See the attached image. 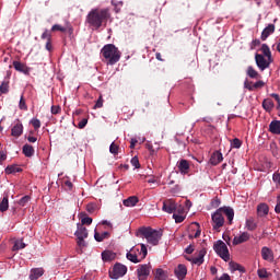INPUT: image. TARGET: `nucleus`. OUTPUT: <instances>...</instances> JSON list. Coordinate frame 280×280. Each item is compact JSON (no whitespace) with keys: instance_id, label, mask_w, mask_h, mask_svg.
Masks as SVG:
<instances>
[{"instance_id":"nucleus-1","label":"nucleus","mask_w":280,"mask_h":280,"mask_svg":"<svg viewBox=\"0 0 280 280\" xmlns=\"http://www.w3.org/2000/svg\"><path fill=\"white\" fill-rule=\"evenodd\" d=\"M112 19V12L108 8H94L85 19V23L92 30H101L106 27L107 21Z\"/></svg>"},{"instance_id":"nucleus-2","label":"nucleus","mask_w":280,"mask_h":280,"mask_svg":"<svg viewBox=\"0 0 280 280\" xmlns=\"http://www.w3.org/2000/svg\"><path fill=\"white\" fill-rule=\"evenodd\" d=\"M102 56L105 59L106 65H117L120 60L121 52L114 44H106L102 50Z\"/></svg>"},{"instance_id":"nucleus-3","label":"nucleus","mask_w":280,"mask_h":280,"mask_svg":"<svg viewBox=\"0 0 280 280\" xmlns=\"http://www.w3.org/2000/svg\"><path fill=\"white\" fill-rule=\"evenodd\" d=\"M137 237H144L149 244L156 246L162 237V233L153 228H139Z\"/></svg>"},{"instance_id":"nucleus-4","label":"nucleus","mask_w":280,"mask_h":280,"mask_svg":"<svg viewBox=\"0 0 280 280\" xmlns=\"http://www.w3.org/2000/svg\"><path fill=\"white\" fill-rule=\"evenodd\" d=\"M137 247H132L130 252L127 253V259L131 261L132 264H139L141 260L145 259L148 257V247H145L144 244H141V253L140 258L138 254H136Z\"/></svg>"},{"instance_id":"nucleus-5","label":"nucleus","mask_w":280,"mask_h":280,"mask_svg":"<svg viewBox=\"0 0 280 280\" xmlns=\"http://www.w3.org/2000/svg\"><path fill=\"white\" fill-rule=\"evenodd\" d=\"M213 249L219 257H221L224 261L230 260L229 247L223 241H218L213 245Z\"/></svg>"},{"instance_id":"nucleus-6","label":"nucleus","mask_w":280,"mask_h":280,"mask_svg":"<svg viewBox=\"0 0 280 280\" xmlns=\"http://www.w3.org/2000/svg\"><path fill=\"white\" fill-rule=\"evenodd\" d=\"M74 236L77 237V245L81 248L85 247V241L89 236L88 230L85 226L80 225V223L77 224V231L74 232Z\"/></svg>"},{"instance_id":"nucleus-7","label":"nucleus","mask_w":280,"mask_h":280,"mask_svg":"<svg viewBox=\"0 0 280 280\" xmlns=\"http://www.w3.org/2000/svg\"><path fill=\"white\" fill-rule=\"evenodd\" d=\"M126 272H128V267L121 265V262H116L113 270L109 271V277L113 280H118L119 278L124 277Z\"/></svg>"},{"instance_id":"nucleus-8","label":"nucleus","mask_w":280,"mask_h":280,"mask_svg":"<svg viewBox=\"0 0 280 280\" xmlns=\"http://www.w3.org/2000/svg\"><path fill=\"white\" fill-rule=\"evenodd\" d=\"M224 223H225L224 215L219 210H217L212 214V226H213V230L220 232V229L224 226Z\"/></svg>"},{"instance_id":"nucleus-9","label":"nucleus","mask_w":280,"mask_h":280,"mask_svg":"<svg viewBox=\"0 0 280 280\" xmlns=\"http://www.w3.org/2000/svg\"><path fill=\"white\" fill-rule=\"evenodd\" d=\"M255 62H256L258 69L262 72L269 68V66L273 62V59H271V60L269 58L266 59L264 55L256 54Z\"/></svg>"},{"instance_id":"nucleus-10","label":"nucleus","mask_w":280,"mask_h":280,"mask_svg":"<svg viewBox=\"0 0 280 280\" xmlns=\"http://www.w3.org/2000/svg\"><path fill=\"white\" fill-rule=\"evenodd\" d=\"M162 210L168 214H172L176 211L179 212L180 208L177 207L176 202L173 199H167L163 202Z\"/></svg>"},{"instance_id":"nucleus-11","label":"nucleus","mask_w":280,"mask_h":280,"mask_svg":"<svg viewBox=\"0 0 280 280\" xmlns=\"http://www.w3.org/2000/svg\"><path fill=\"white\" fill-rule=\"evenodd\" d=\"M150 272H151L150 265H140L139 268L137 269L138 279L148 280Z\"/></svg>"},{"instance_id":"nucleus-12","label":"nucleus","mask_w":280,"mask_h":280,"mask_svg":"<svg viewBox=\"0 0 280 280\" xmlns=\"http://www.w3.org/2000/svg\"><path fill=\"white\" fill-rule=\"evenodd\" d=\"M188 237H199L201 234L200 226L197 222L190 223L187 228Z\"/></svg>"},{"instance_id":"nucleus-13","label":"nucleus","mask_w":280,"mask_h":280,"mask_svg":"<svg viewBox=\"0 0 280 280\" xmlns=\"http://www.w3.org/2000/svg\"><path fill=\"white\" fill-rule=\"evenodd\" d=\"M188 273V269L186 265H178L175 268V276L178 280H185Z\"/></svg>"},{"instance_id":"nucleus-14","label":"nucleus","mask_w":280,"mask_h":280,"mask_svg":"<svg viewBox=\"0 0 280 280\" xmlns=\"http://www.w3.org/2000/svg\"><path fill=\"white\" fill-rule=\"evenodd\" d=\"M260 255L262 259L269 262L275 261V253L269 247H261Z\"/></svg>"},{"instance_id":"nucleus-15","label":"nucleus","mask_w":280,"mask_h":280,"mask_svg":"<svg viewBox=\"0 0 280 280\" xmlns=\"http://www.w3.org/2000/svg\"><path fill=\"white\" fill-rule=\"evenodd\" d=\"M222 215L228 217V222L232 224L234 220V210L231 207H221L218 209Z\"/></svg>"},{"instance_id":"nucleus-16","label":"nucleus","mask_w":280,"mask_h":280,"mask_svg":"<svg viewBox=\"0 0 280 280\" xmlns=\"http://www.w3.org/2000/svg\"><path fill=\"white\" fill-rule=\"evenodd\" d=\"M45 275V269L43 267L32 268L30 273V280H38Z\"/></svg>"},{"instance_id":"nucleus-17","label":"nucleus","mask_w":280,"mask_h":280,"mask_svg":"<svg viewBox=\"0 0 280 280\" xmlns=\"http://www.w3.org/2000/svg\"><path fill=\"white\" fill-rule=\"evenodd\" d=\"M13 67L18 72H21L25 75L30 74V68L27 66H25L24 63H22L21 61H13Z\"/></svg>"},{"instance_id":"nucleus-18","label":"nucleus","mask_w":280,"mask_h":280,"mask_svg":"<svg viewBox=\"0 0 280 280\" xmlns=\"http://www.w3.org/2000/svg\"><path fill=\"white\" fill-rule=\"evenodd\" d=\"M248 240H250L249 233L248 232H243L240 236H235L233 240V245H240L243 244L245 242H247Z\"/></svg>"},{"instance_id":"nucleus-19","label":"nucleus","mask_w":280,"mask_h":280,"mask_svg":"<svg viewBox=\"0 0 280 280\" xmlns=\"http://www.w3.org/2000/svg\"><path fill=\"white\" fill-rule=\"evenodd\" d=\"M206 255H207L206 248L200 249L198 252V256L194 258L192 264L197 266L203 265Z\"/></svg>"},{"instance_id":"nucleus-20","label":"nucleus","mask_w":280,"mask_h":280,"mask_svg":"<svg viewBox=\"0 0 280 280\" xmlns=\"http://www.w3.org/2000/svg\"><path fill=\"white\" fill-rule=\"evenodd\" d=\"M272 33H275V24H269L265 30H262L260 39L265 42Z\"/></svg>"},{"instance_id":"nucleus-21","label":"nucleus","mask_w":280,"mask_h":280,"mask_svg":"<svg viewBox=\"0 0 280 280\" xmlns=\"http://www.w3.org/2000/svg\"><path fill=\"white\" fill-rule=\"evenodd\" d=\"M210 162L213 166L219 165L220 163L223 162V154L220 151H215L212 154Z\"/></svg>"},{"instance_id":"nucleus-22","label":"nucleus","mask_w":280,"mask_h":280,"mask_svg":"<svg viewBox=\"0 0 280 280\" xmlns=\"http://www.w3.org/2000/svg\"><path fill=\"white\" fill-rule=\"evenodd\" d=\"M269 132L271 135H280V120H272L270 122Z\"/></svg>"},{"instance_id":"nucleus-23","label":"nucleus","mask_w":280,"mask_h":280,"mask_svg":"<svg viewBox=\"0 0 280 280\" xmlns=\"http://www.w3.org/2000/svg\"><path fill=\"white\" fill-rule=\"evenodd\" d=\"M269 213V207L266 203H259L257 206V214L260 218L267 217Z\"/></svg>"},{"instance_id":"nucleus-24","label":"nucleus","mask_w":280,"mask_h":280,"mask_svg":"<svg viewBox=\"0 0 280 280\" xmlns=\"http://www.w3.org/2000/svg\"><path fill=\"white\" fill-rule=\"evenodd\" d=\"M261 107L265 108V112L271 113L275 109V102L271 98H265L261 103Z\"/></svg>"},{"instance_id":"nucleus-25","label":"nucleus","mask_w":280,"mask_h":280,"mask_svg":"<svg viewBox=\"0 0 280 280\" xmlns=\"http://www.w3.org/2000/svg\"><path fill=\"white\" fill-rule=\"evenodd\" d=\"M9 210V194H3L0 201V212H7Z\"/></svg>"},{"instance_id":"nucleus-26","label":"nucleus","mask_w":280,"mask_h":280,"mask_svg":"<svg viewBox=\"0 0 280 280\" xmlns=\"http://www.w3.org/2000/svg\"><path fill=\"white\" fill-rule=\"evenodd\" d=\"M178 168L182 174L186 175L189 173V161L188 160H180L179 164H178Z\"/></svg>"},{"instance_id":"nucleus-27","label":"nucleus","mask_w":280,"mask_h":280,"mask_svg":"<svg viewBox=\"0 0 280 280\" xmlns=\"http://www.w3.org/2000/svg\"><path fill=\"white\" fill-rule=\"evenodd\" d=\"M245 228H247L248 231L253 232V231L257 230L258 224L253 217H249L245 221Z\"/></svg>"},{"instance_id":"nucleus-28","label":"nucleus","mask_w":280,"mask_h":280,"mask_svg":"<svg viewBox=\"0 0 280 280\" xmlns=\"http://www.w3.org/2000/svg\"><path fill=\"white\" fill-rule=\"evenodd\" d=\"M139 203V198L137 196H130L127 199H124L122 205L126 207H135Z\"/></svg>"},{"instance_id":"nucleus-29","label":"nucleus","mask_w":280,"mask_h":280,"mask_svg":"<svg viewBox=\"0 0 280 280\" xmlns=\"http://www.w3.org/2000/svg\"><path fill=\"white\" fill-rule=\"evenodd\" d=\"M108 237H110V233L107 232V231H105V232H103V233H100V232H97V231L94 232V240H95L96 242H103V241H105V240H108Z\"/></svg>"},{"instance_id":"nucleus-30","label":"nucleus","mask_w":280,"mask_h":280,"mask_svg":"<svg viewBox=\"0 0 280 280\" xmlns=\"http://www.w3.org/2000/svg\"><path fill=\"white\" fill-rule=\"evenodd\" d=\"M246 73H247V75H248L250 79H253V80H259V79H261V74H260L257 70H255L252 66H249V67L247 68Z\"/></svg>"},{"instance_id":"nucleus-31","label":"nucleus","mask_w":280,"mask_h":280,"mask_svg":"<svg viewBox=\"0 0 280 280\" xmlns=\"http://www.w3.org/2000/svg\"><path fill=\"white\" fill-rule=\"evenodd\" d=\"M116 258V254L112 250H104L102 253V259L104 262L113 261Z\"/></svg>"},{"instance_id":"nucleus-32","label":"nucleus","mask_w":280,"mask_h":280,"mask_svg":"<svg viewBox=\"0 0 280 280\" xmlns=\"http://www.w3.org/2000/svg\"><path fill=\"white\" fill-rule=\"evenodd\" d=\"M23 129L24 127L22 124L14 125L11 135L15 138H19L23 135Z\"/></svg>"},{"instance_id":"nucleus-33","label":"nucleus","mask_w":280,"mask_h":280,"mask_svg":"<svg viewBox=\"0 0 280 280\" xmlns=\"http://www.w3.org/2000/svg\"><path fill=\"white\" fill-rule=\"evenodd\" d=\"M167 278H168L167 271L163 270L162 268L156 269L154 280H167Z\"/></svg>"},{"instance_id":"nucleus-34","label":"nucleus","mask_w":280,"mask_h":280,"mask_svg":"<svg viewBox=\"0 0 280 280\" xmlns=\"http://www.w3.org/2000/svg\"><path fill=\"white\" fill-rule=\"evenodd\" d=\"M34 148L31 145V144H28V143H26V144H24L23 147H22V153L24 154V156H26V158H31V156H33V154H34Z\"/></svg>"},{"instance_id":"nucleus-35","label":"nucleus","mask_w":280,"mask_h":280,"mask_svg":"<svg viewBox=\"0 0 280 280\" xmlns=\"http://www.w3.org/2000/svg\"><path fill=\"white\" fill-rule=\"evenodd\" d=\"M22 171L23 170L21 167H19V165H16V164L9 165L7 168H4V173H7L8 175L21 173Z\"/></svg>"},{"instance_id":"nucleus-36","label":"nucleus","mask_w":280,"mask_h":280,"mask_svg":"<svg viewBox=\"0 0 280 280\" xmlns=\"http://www.w3.org/2000/svg\"><path fill=\"white\" fill-rule=\"evenodd\" d=\"M260 51H261L262 56L267 57L269 59V61H271L272 55H271L270 48L267 44L261 45Z\"/></svg>"},{"instance_id":"nucleus-37","label":"nucleus","mask_w":280,"mask_h":280,"mask_svg":"<svg viewBox=\"0 0 280 280\" xmlns=\"http://www.w3.org/2000/svg\"><path fill=\"white\" fill-rule=\"evenodd\" d=\"M93 223V218L88 217L85 212L81 213V224L79 225H91Z\"/></svg>"},{"instance_id":"nucleus-38","label":"nucleus","mask_w":280,"mask_h":280,"mask_svg":"<svg viewBox=\"0 0 280 280\" xmlns=\"http://www.w3.org/2000/svg\"><path fill=\"white\" fill-rule=\"evenodd\" d=\"M230 267L232 271L246 272L245 267H243L242 265H238L237 262L231 261Z\"/></svg>"},{"instance_id":"nucleus-39","label":"nucleus","mask_w":280,"mask_h":280,"mask_svg":"<svg viewBox=\"0 0 280 280\" xmlns=\"http://www.w3.org/2000/svg\"><path fill=\"white\" fill-rule=\"evenodd\" d=\"M19 108H20V110H24V112H27V110H28V107H27V105H26V101H25V98H24V94H22V95L20 96Z\"/></svg>"},{"instance_id":"nucleus-40","label":"nucleus","mask_w":280,"mask_h":280,"mask_svg":"<svg viewBox=\"0 0 280 280\" xmlns=\"http://www.w3.org/2000/svg\"><path fill=\"white\" fill-rule=\"evenodd\" d=\"M30 201H31L30 195H25V196H23V197L19 200L18 205H20L21 207H26V206L30 203Z\"/></svg>"},{"instance_id":"nucleus-41","label":"nucleus","mask_w":280,"mask_h":280,"mask_svg":"<svg viewBox=\"0 0 280 280\" xmlns=\"http://www.w3.org/2000/svg\"><path fill=\"white\" fill-rule=\"evenodd\" d=\"M26 247L25 243L23 241H16L15 244L13 245V252H19L21 249H24Z\"/></svg>"},{"instance_id":"nucleus-42","label":"nucleus","mask_w":280,"mask_h":280,"mask_svg":"<svg viewBox=\"0 0 280 280\" xmlns=\"http://www.w3.org/2000/svg\"><path fill=\"white\" fill-rule=\"evenodd\" d=\"M0 92H1V94L9 93V81H2V83L0 85Z\"/></svg>"},{"instance_id":"nucleus-43","label":"nucleus","mask_w":280,"mask_h":280,"mask_svg":"<svg viewBox=\"0 0 280 280\" xmlns=\"http://www.w3.org/2000/svg\"><path fill=\"white\" fill-rule=\"evenodd\" d=\"M257 275H258L259 279H267L269 277L268 271L266 270V268L258 269Z\"/></svg>"},{"instance_id":"nucleus-44","label":"nucleus","mask_w":280,"mask_h":280,"mask_svg":"<svg viewBox=\"0 0 280 280\" xmlns=\"http://www.w3.org/2000/svg\"><path fill=\"white\" fill-rule=\"evenodd\" d=\"M109 152L114 155H117L119 152V145L116 144L115 142H112L109 145Z\"/></svg>"},{"instance_id":"nucleus-45","label":"nucleus","mask_w":280,"mask_h":280,"mask_svg":"<svg viewBox=\"0 0 280 280\" xmlns=\"http://www.w3.org/2000/svg\"><path fill=\"white\" fill-rule=\"evenodd\" d=\"M242 143L243 142L240 139L235 138L231 141V147H232V149H241Z\"/></svg>"},{"instance_id":"nucleus-46","label":"nucleus","mask_w":280,"mask_h":280,"mask_svg":"<svg viewBox=\"0 0 280 280\" xmlns=\"http://www.w3.org/2000/svg\"><path fill=\"white\" fill-rule=\"evenodd\" d=\"M31 125L33 126V128L35 129V131H37V130L40 129V127H42V122H40V120L37 119V118H33V119L31 120Z\"/></svg>"},{"instance_id":"nucleus-47","label":"nucleus","mask_w":280,"mask_h":280,"mask_svg":"<svg viewBox=\"0 0 280 280\" xmlns=\"http://www.w3.org/2000/svg\"><path fill=\"white\" fill-rule=\"evenodd\" d=\"M57 31H60L61 33H65L67 31V28L61 26L60 24L52 25L51 32H57Z\"/></svg>"},{"instance_id":"nucleus-48","label":"nucleus","mask_w":280,"mask_h":280,"mask_svg":"<svg viewBox=\"0 0 280 280\" xmlns=\"http://www.w3.org/2000/svg\"><path fill=\"white\" fill-rule=\"evenodd\" d=\"M130 163H131L132 167H136V170H140V163H139V159L137 156H133L130 160Z\"/></svg>"},{"instance_id":"nucleus-49","label":"nucleus","mask_w":280,"mask_h":280,"mask_svg":"<svg viewBox=\"0 0 280 280\" xmlns=\"http://www.w3.org/2000/svg\"><path fill=\"white\" fill-rule=\"evenodd\" d=\"M40 39H47V42L51 40V34L48 30H45L44 34H42Z\"/></svg>"},{"instance_id":"nucleus-50","label":"nucleus","mask_w":280,"mask_h":280,"mask_svg":"<svg viewBox=\"0 0 280 280\" xmlns=\"http://www.w3.org/2000/svg\"><path fill=\"white\" fill-rule=\"evenodd\" d=\"M173 219L175 220L176 223H182L185 221V215L174 213Z\"/></svg>"},{"instance_id":"nucleus-51","label":"nucleus","mask_w":280,"mask_h":280,"mask_svg":"<svg viewBox=\"0 0 280 280\" xmlns=\"http://www.w3.org/2000/svg\"><path fill=\"white\" fill-rule=\"evenodd\" d=\"M103 103H104V100L101 96H98V100L96 101L95 105H94V109H97V108H102L103 107Z\"/></svg>"},{"instance_id":"nucleus-52","label":"nucleus","mask_w":280,"mask_h":280,"mask_svg":"<svg viewBox=\"0 0 280 280\" xmlns=\"http://www.w3.org/2000/svg\"><path fill=\"white\" fill-rule=\"evenodd\" d=\"M266 85V83L261 80L257 81L256 83L253 84L254 90L261 89Z\"/></svg>"},{"instance_id":"nucleus-53","label":"nucleus","mask_w":280,"mask_h":280,"mask_svg":"<svg viewBox=\"0 0 280 280\" xmlns=\"http://www.w3.org/2000/svg\"><path fill=\"white\" fill-rule=\"evenodd\" d=\"M50 112L52 115H59L61 113L60 106H51Z\"/></svg>"},{"instance_id":"nucleus-54","label":"nucleus","mask_w":280,"mask_h":280,"mask_svg":"<svg viewBox=\"0 0 280 280\" xmlns=\"http://www.w3.org/2000/svg\"><path fill=\"white\" fill-rule=\"evenodd\" d=\"M95 209H96V205H94V203H88V206H86V211H88L89 213H94V212H95Z\"/></svg>"},{"instance_id":"nucleus-55","label":"nucleus","mask_w":280,"mask_h":280,"mask_svg":"<svg viewBox=\"0 0 280 280\" xmlns=\"http://www.w3.org/2000/svg\"><path fill=\"white\" fill-rule=\"evenodd\" d=\"M244 89H247L248 91H254V85H252V82H249L248 80H245Z\"/></svg>"},{"instance_id":"nucleus-56","label":"nucleus","mask_w":280,"mask_h":280,"mask_svg":"<svg viewBox=\"0 0 280 280\" xmlns=\"http://www.w3.org/2000/svg\"><path fill=\"white\" fill-rule=\"evenodd\" d=\"M86 125H88V119L84 118V119H82V120L79 121L78 128H79V129H84V127H85Z\"/></svg>"},{"instance_id":"nucleus-57","label":"nucleus","mask_w":280,"mask_h":280,"mask_svg":"<svg viewBox=\"0 0 280 280\" xmlns=\"http://www.w3.org/2000/svg\"><path fill=\"white\" fill-rule=\"evenodd\" d=\"M194 252H195L194 245H188V247L185 248V253H186L187 255H192Z\"/></svg>"},{"instance_id":"nucleus-58","label":"nucleus","mask_w":280,"mask_h":280,"mask_svg":"<svg viewBox=\"0 0 280 280\" xmlns=\"http://www.w3.org/2000/svg\"><path fill=\"white\" fill-rule=\"evenodd\" d=\"M275 212L280 214V195L277 197V205L275 207Z\"/></svg>"},{"instance_id":"nucleus-59","label":"nucleus","mask_w":280,"mask_h":280,"mask_svg":"<svg viewBox=\"0 0 280 280\" xmlns=\"http://www.w3.org/2000/svg\"><path fill=\"white\" fill-rule=\"evenodd\" d=\"M7 158V153L4 151H0V165H2Z\"/></svg>"},{"instance_id":"nucleus-60","label":"nucleus","mask_w":280,"mask_h":280,"mask_svg":"<svg viewBox=\"0 0 280 280\" xmlns=\"http://www.w3.org/2000/svg\"><path fill=\"white\" fill-rule=\"evenodd\" d=\"M222 238L225 243H228V246L231 245V237L228 234H223Z\"/></svg>"},{"instance_id":"nucleus-61","label":"nucleus","mask_w":280,"mask_h":280,"mask_svg":"<svg viewBox=\"0 0 280 280\" xmlns=\"http://www.w3.org/2000/svg\"><path fill=\"white\" fill-rule=\"evenodd\" d=\"M272 178H273V182H275V183H277V184L280 185V174L275 173Z\"/></svg>"},{"instance_id":"nucleus-62","label":"nucleus","mask_w":280,"mask_h":280,"mask_svg":"<svg viewBox=\"0 0 280 280\" xmlns=\"http://www.w3.org/2000/svg\"><path fill=\"white\" fill-rule=\"evenodd\" d=\"M138 143L137 139H131L130 140V149L133 150L136 148V144Z\"/></svg>"},{"instance_id":"nucleus-63","label":"nucleus","mask_w":280,"mask_h":280,"mask_svg":"<svg viewBox=\"0 0 280 280\" xmlns=\"http://www.w3.org/2000/svg\"><path fill=\"white\" fill-rule=\"evenodd\" d=\"M219 280H231V277L228 273H223Z\"/></svg>"},{"instance_id":"nucleus-64","label":"nucleus","mask_w":280,"mask_h":280,"mask_svg":"<svg viewBox=\"0 0 280 280\" xmlns=\"http://www.w3.org/2000/svg\"><path fill=\"white\" fill-rule=\"evenodd\" d=\"M46 49L49 50V51L52 49L51 40H47V43H46Z\"/></svg>"}]
</instances>
